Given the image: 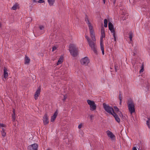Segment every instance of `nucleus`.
Here are the masks:
<instances>
[{"instance_id": "1", "label": "nucleus", "mask_w": 150, "mask_h": 150, "mask_svg": "<svg viewBox=\"0 0 150 150\" xmlns=\"http://www.w3.org/2000/svg\"><path fill=\"white\" fill-rule=\"evenodd\" d=\"M85 21L89 27L91 37L92 38V40H91L88 36L85 35V37L87 39L88 42L89 47L91 48L94 52L97 54V51L95 41L96 39L95 35L94 33L93 29V27L91 23L89 22L87 17H86Z\"/></svg>"}, {"instance_id": "2", "label": "nucleus", "mask_w": 150, "mask_h": 150, "mask_svg": "<svg viewBox=\"0 0 150 150\" xmlns=\"http://www.w3.org/2000/svg\"><path fill=\"white\" fill-rule=\"evenodd\" d=\"M69 50L71 54L73 57H76L78 55V51L75 45L70 44L69 46Z\"/></svg>"}, {"instance_id": "3", "label": "nucleus", "mask_w": 150, "mask_h": 150, "mask_svg": "<svg viewBox=\"0 0 150 150\" xmlns=\"http://www.w3.org/2000/svg\"><path fill=\"white\" fill-rule=\"evenodd\" d=\"M103 105L104 109L108 113L112 115L113 112H114L112 108L108 105L107 104L105 103H103Z\"/></svg>"}, {"instance_id": "4", "label": "nucleus", "mask_w": 150, "mask_h": 150, "mask_svg": "<svg viewBox=\"0 0 150 150\" xmlns=\"http://www.w3.org/2000/svg\"><path fill=\"white\" fill-rule=\"evenodd\" d=\"M87 102L89 105L90 109L91 111L95 110L97 108V106L95 102L93 100H87Z\"/></svg>"}, {"instance_id": "5", "label": "nucleus", "mask_w": 150, "mask_h": 150, "mask_svg": "<svg viewBox=\"0 0 150 150\" xmlns=\"http://www.w3.org/2000/svg\"><path fill=\"white\" fill-rule=\"evenodd\" d=\"M128 104L129 110L130 114L132 115L135 112V104L134 103L132 100L129 102Z\"/></svg>"}, {"instance_id": "6", "label": "nucleus", "mask_w": 150, "mask_h": 150, "mask_svg": "<svg viewBox=\"0 0 150 150\" xmlns=\"http://www.w3.org/2000/svg\"><path fill=\"white\" fill-rule=\"evenodd\" d=\"M108 28L109 30L110 31L111 33L114 37V40L116 41V37L115 35V31L114 28V27L112 23L109 22L108 23Z\"/></svg>"}, {"instance_id": "7", "label": "nucleus", "mask_w": 150, "mask_h": 150, "mask_svg": "<svg viewBox=\"0 0 150 150\" xmlns=\"http://www.w3.org/2000/svg\"><path fill=\"white\" fill-rule=\"evenodd\" d=\"M89 62V59L87 57H84L80 60L81 64L84 66L88 65Z\"/></svg>"}, {"instance_id": "8", "label": "nucleus", "mask_w": 150, "mask_h": 150, "mask_svg": "<svg viewBox=\"0 0 150 150\" xmlns=\"http://www.w3.org/2000/svg\"><path fill=\"white\" fill-rule=\"evenodd\" d=\"M106 133L108 137H109L111 140H114L115 139V136L111 132L108 130L106 131Z\"/></svg>"}, {"instance_id": "9", "label": "nucleus", "mask_w": 150, "mask_h": 150, "mask_svg": "<svg viewBox=\"0 0 150 150\" xmlns=\"http://www.w3.org/2000/svg\"><path fill=\"white\" fill-rule=\"evenodd\" d=\"M38 145L37 144H34L28 146V150H38Z\"/></svg>"}, {"instance_id": "10", "label": "nucleus", "mask_w": 150, "mask_h": 150, "mask_svg": "<svg viewBox=\"0 0 150 150\" xmlns=\"http://www.w3.org/2000/svg\"><path fill=\"white\" fill-rule=\"evenodd\" d=\"M43 120L44 125H46L49 123V122L48 120V116L47 114H45L43 117Z\"/></svg>"}, {"instance_id": "11", "label": "nucleus", "mask_w": 150, "mask_h": 150, "mask_svg": "<svg viewBox=\"0 0 150 150\" xmlns=\"http://www.w3.org/2000/svg\"><path fill=\"white\" fill-rule=\"evenodd\" d=\"M40 88L39 87L35 92V94L34 95V98L35 100L38 99L39 96L40 95Z\"/></svg>"}, {"instance_id": "12", "label": "nucleus", "mask_w": 150, "mask_h": 150, "mask_svg": "<svg viewBox=\"0 0 150 150\" xmlns=\"http://www.w3.org/2000/svg\"><path fill=\"white\" fill-rule=\"evenodd\" d=\"M58 114V112L57 110L54 112L53 115L51 116V122H53L55 120Z\"/></svg>"}, {"instance_id": "13", "label": "nucleus", "mask_w": 150, "mask_h": 150, "mask_svg": "<svg viewBox=\"0 0 150 150\" xmlns=\"http://www.w3.org/2000/svg\"><path fill=\"white\" fill-rule=\"evenodd\" d=\"M101 36L100 38V42L103 41V39L105 37V29L103 27L101 30Z\"/></svg>"}, {"instance_id": "14", "label": "nucleus", "mask_w": 150, "mask_h": 150, "mask_svg": "<svg viewBox=\"0 0 150 150\" xmlns=\"http://www.w3.org/2000/svg\"><path fill=\"white\" fill-rule=\"evenodd\" d=\"M112 115L115 117V120L118 123H119L120 122V119L118 117V116L117 114H116L115 112H113V113H112Z\"/></svg>"}, {"instance_id": "15", "label": "nucleus", "mask_w": 150, "mask_h": 150, "mask_svg": "<svg viewBox=\"0 0 150 150\" xmlns=\"http://www.w3.org/2000/svg\"><path fill=\"white\" fill-rule=\"evenodd\" d=\"M4 77L6 79L8 76V74L7 69L5 67L4 68Z\"/></svg>"}, {"instance_id": "16", "label": "nucleus", "mask_w": 150, "mask_h": 150, "mask_svg": "<svg viewBox=\"0 0 150 150\" xmlns=\"http://www.w3.org/2000/svg\"><path fill=\"white\" fill-rule=\"evenodd\" d=\"M63 61V57L62 56H61L59 59L57 65H58L61 64Z\"/></svg>"}, {"instance_id": "17", "label": "nucleus", "mask_w": 150, "mask_h": 150, "mask_svg": "<svg viewBox=\"0 0 150 150\" xmlns=\"http://www.w3.org/2000/svg\"><path fill=\"white\" fill-rule=\"evenodd\" d=\"M100 48L102 52V54H103V55H104V50L103 45V41L100 42Z\"/></svg>"}, {"instance_id": "18", "label": "nucleus", "mask_w": 150, "mask_h": 150, "mask_svg": "<svg viewBox=\"0 0 150 150\" xmlns=\"http://www.w3.org/2000/svg\"><path fill=\"white\" fill-rule=\"evenodd\" d=\"M30 58L28 57H27L26 56L25 59V64H28L30 63Z\"/></svg>"}, {"instance_id": "19", "label": "nucleus", "mask_w": 150, "mask_h": 150, "mask_svg": "<svg viewBox=\"0 0 150 150\" xmlns=\"http://www.w3.org/2000/svg\"><path fill=\"white\" fill-rule=\"evenodd\" d=\"M47 1L50 6H52L55 2V0H47Z\"/></svg>"}, {"instance_id": "20", "label": "nucleus", "mask_w": 150, "mask_h": 150, "mask_svg": "<svg viewBox=\"0 0 150 150\" xmlns=\"http://www.w3.org/2000/svg\"><path fill=\"white\" fill-rule=\"evenodd\" d=\"M12 118L13 121H14L16 119L15 110L14 109H13V114L12 115Z\"/></svg>"}, {"instance_id": "21", "label": "nucleus", "mask_w": 150, "mask_h": 150, "mask_svg": "<svg viewBox=\"0 0 150 150\" xmlns=\"http://www.w3.org/2000/svg\"><path fill=\"white\" fill-rule=\"evenodd\" d=\"M2 130L1 131L2 136L3 137H4L6 136V132H5V130L4 128H2Z\"/></svg>"}, {"instance_id": "22", "label": "nucleus", "mask_w": 150, "mask_h": 150, "mask_svg": "<svg viewBox=\"0 0 150 150\" xmlns=\"http://www.w3.org/2000/svg\"><path fill=\"white\" fill-rule=\"evenodd\" d=\"M18 6V5L17 4H16L13 5V7H12L11 9L13 10H15L17 9Z\"/></svg>"}, {"instance_id": "23", "label": "nucleus", "mask_w": 150, "mask_h": 150, "mask_svg": "<svg viewBox=\"0 0 150 150\" xmlns=\"http://www.w3.org/2000/svg\"><path fill=\"white\" fill-rule=\"evenodd\" d=\"M108 20L107 19H105L104 20V26L105 28H106L107 27V24H108Z\"/></svg>"}, {"instance_id": "24", "label": "nucleus", "mask_w": 150, "mask_h": 150, "mask_svg": "<svg viewBox=\"0 0 150 150\" xmlns=\"http://www.w3.org/2000/svg\"><path fill=\"white\" fill-rule=\"evenodd\" d=\"M146 124L149 128L150 129V119H149L146 121Z\"/></svg>"}, {"instance_id": "25", "label": "nucleus", "mask_w": 150, "mask_h": 150, "mask_svg": "<svg viewBox=\"0 0 150 150\" xmlns=\"http://www.w3.org/2000/svg\"><path fill=\"white\" fill-rule=\"evenodd\" d=\"M129 38L131 41H132V38H133V35L132 33H131L129 35Z\"/></svg>"}, {"instance_id": "26", "label": "nucleus", "mask_w": 150, "mask_h": 150, "mask_svg": "<svg viewBox=\"0 0 150 150\" xmlns=\"http://www.w3.org/2000/svg\"><path fill=\"white\" fill-rule=\"evenodd\" d=\"M144 71V66L143 65H142V66L141 67V69L139 71L140 73H141L142 72Z\"/></svg>"}, {"instance_id": "27", "label": "nucleus", "mask_w": 150, "mask_h": 150, "mask_svg": "<svg viewBox=\"0 0 150 150\" xmlns=\"http://www.w3.org/2000/svg\"><path fill=\"white\" fill-rule=\"evenodd\" d=\"M39 28L40 30H43L44 29V27L43 25H41L39 26Z\"/></svg>"}, {"instance_id": "28", "label": "nucleus", "mask_w": 150, "mask_h": 150, "mask_svg": "<svg viewBox=\"0 0 150 150\" xmlns=\"http://www.w3.org/2000/svg\"><path fill=\"white\" fill-rule=\"evenodd\" d=\"M83 124L82 123H81L78 126V128L79 129H80L83 127Z\"/></svg>"}, {"instance_id": "29", "label": "nucleus", "mask_w": 150, "mask_h": 150, "mask_svg": "<svg viewBox=\"0 0 150 150\" xmlns=\"http://www.w3.org/2000/svg\"><path fill=\"white\" fill-rule=\"evenodd\" d=\"M114 108L115 109V111L116 112L119 111V109L116 106H114Z\"/></svg>"}, {"instance_id": "30", "label": "nucleus", "mask_w": 150, "mask_h": 150, "mask_svg": "<svg viewBox=\"0 0 150 150\" xmlns=\"http://www.w3.org/2000/svg\"><path fill=\"white\" fill-rule=\"evenodd\" d=\"M119 98L120 101L122 100V97L120 94H119Z\"/></svg>"}, {"instance_id": "31", "label": "nucleus", "mask_w": 150, "mask_h": 150, "mask_svg": "<svg viewBox=\"0 0 150 150\" xmlns=\"http://www.w3.org/2000/svg\"><path fill=\"white\" fill-rule=\"evenodd\" d=\"M5 125L3 124L0 123V127H4Z\"/></svg>"}, {"instance_id": "32", "label": "nucleus", "mask_w": 150, "mask_h": 150, "mask_svg": "<svg viewBox=\"0 0 150 150\" xmlns=\"http://www.w3.org/2000/svg\"><path fill=\"white\" fill-rule=\"evenodd\" d=\"M56 49H57V47L56 46H54L52 47V51H55V50H56Z\"/></svg>"}, {"instance_id": "33", "label": "nucleus", "mask_w": 150, "mask_h": 150, "mask_svg": "<svg viewBox=\"0 0 150 150\" xmlns=\"http://www.w3.org/2000/svg\"><path fill=\"white\" fill-rule=\"evenodd\" d=\"M44 2V1L43 0H40L38 1L39 3H42Z\"/></svg>"}, {"instance_id": "34", "label": "nucleus", "mask_w": 150, "mask_h": 150, "mask_svg": "<svg viewBox=\"0 0 150 150\" xmlns=\"http://www.w3.org/2000/svg\"><path fill=\"white\" fill-rule=\"evenodd\" d=\"M67 98V96L66 95H64V98L63 99V101H64L66 100Z\"/></svg>"}, {"instance_id": "35", "label": "nucleus", "mask_w": 150, "mask_h": 150, "mask_svg": "<svg viewBox=\"0 0 150 150\" xmlns=\"http://www.w3.org/2000/svg\"><path fill=\"white\" fill-rule=\"evenodd\" d=\"M93 117V115H91L90 116V118L91 119V120H92Z\"/></svg>"}, {"instance_id": "36", "label": "nucleus", "mask_w": 150, "mask_h": 150, "mask_svg": "<svg viewBox=\"0 0 150 150\" xmlns=\"http://www.w3.org/2000/svg\"><path fill=\"white\" fill-rule=\"evenodd\" d=\"M115 71H117L118 69V68L117 67H116V66H115Z\"/></svg>"}, {"instance_id": "37", "label": "nucleus", "mask_w": 150, "mask_h": 150, "mask_svg": "<svg viewBox=\"0 0 150 150\" xmlns=\"http://www.w3.org/2000/svg\"><path fill=\"white\" fill-rule=\"evenodd\" d=\"M132 150H137V148L136 147H134L133 148Z\"/></svg>"}, {"instance_id": "38", "label": "nucleus", "mask_w": 150, "mask_h": 150, "mask_svg": "<svg viewBox=\"0 0 150 150\" xmlns=\"http://www.w3.org/2000/svg\"><path fill=\"white\" fill-rule=\"evenodd\" d=\"M32 0V1L34 3H36V2H37V0Z\"/></svg>"}, {"instance_id": "39", "label": "nucleus", "mask_w": 150, "mask_h": 150, "mask_svg": "<svg viewBox=\"0 0 150 150\" xmlns=\"http://www.w3.org/2000/svg\"><path fill=\"white\" fill-rule=\"evenodd\" d=\"M103 3L104 4H105L106 0H103Z\"/></svg>"}, {"instance_id": "40", "label": "nucleus", "mask_w": 150, "mask_h": 150, "mask_svg": "<svg viewBox=\"0 0 150 150\" xmlns=\"http://www.w3.org/2000/svg\"><path fill=\"white\" fill-rule=\"evenodd\" d=\"M122 100L120 101V104L121 105L122 104Z\"/></svg>"}]
</instances>
